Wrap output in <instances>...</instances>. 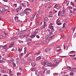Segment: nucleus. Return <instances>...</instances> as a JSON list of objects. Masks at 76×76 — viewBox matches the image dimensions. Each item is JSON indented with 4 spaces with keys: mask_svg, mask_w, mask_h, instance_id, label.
<instances>
[{
    "mask_svg": "<svg viewBox=\"0 0 76 76\" xmlns=\"http://www.w3.org/2000/svg\"><path fill=\"white\" fill-rule=\"evenodd\" d=\"M54 36V35H53L51 36H48L46 38H45V39L46 41L44 40L42 42V44H45V43H48L49 42L50 40Z\"/></svg>",
    "mask_w": 76,
    "mask_h": 76,
    "instance_id": "nucleus-1",
    "label": "nucleus"
},
{
    "mask_svg": "<svg viewBox=\"0 0 76 76\" xmlns=\"http://www.w3.org/2000/svg\"><path fill=\"white\" fill-rule=\"evenodd\" d=\"M8 57L10 58L9 60V63H12L13 62V59L12 58V56H8Z\"/></svg>",
    "mask_w": 76,
    "mask_h": 76,
    "instance_id": "nucleus-2",
    "label": "nucleus"
},
{
    "mask_svg": "<svg viewBox=\"0 0 76 76\" xmlns=\"http://www.w3.org/2000/svg\"><path fill=\"white\" fill-rule=\"evenodd\" d=\"M48 21V18H45L44 19V25L43 26V27L44 28L46 26H47V24H46V22H47Z\"/></svg>",
    "mask_w": 76,
    "mask_h": 76,
    "instance_id": "nucleus-3",
    "label": "nucleus"
},
{
    "mask_svg": "<svg viewBox=\"0 0 76 76\" xmlns=\"http://www.w3.org/2000/svg\"><path fill=\"white\" fill-rule=\"evenodd\" d=\"M28 10H31V9L30 8H27L24 11V13H26V14L28 15V14H29V11Z\"/></svg>",
    "mask_w": 76,
    "mask_h": 76,
    "instance_id": "nucleus-4",
    "label": "nucleus"
},
{
    "mask_svg": "<svg viewBox=\"0 0 76 76\" xmlns=\"http://www.w3.org/2000/svg\"><path fill=\"white\" fill-rule=\"evenodd\" d=\"M47 65L48 66H50V67H52V66H53V67H56L57 64H52L50 63H48L47 64Z\"/></svg>",
    "mask_w": 76,
    "mask_h": 76,
    "instance_id": "nucleus-5",
    "label": "nucleus"
},
{
    "mask_svg": "<svg viewBox=\"0 0 76 76\" xmlns=\"http://www.w3.org/2000/svg\"><path fill=\"white\" fill-rule=\"evenodd\" d=\"M52 25H53V24L50 23L49 25V26H50V29H51V31L53 32H54V31H55V30L54 29V27L53 26H50Z\"/></svg>",
    "mask_w": 76,
    "mask_h": 76,
    "instance_id": "nucleus-6",
    "label": "nucleus"
},
{
    "mask_svg": "<svg viewBox=\"0 0 76 76\" xmlns=\"http://www.w3.org/2000/svg\"><path fill=\"white\" fill-rule=\"evenodd\" d=\"M58 60L56 59V58H53L51 59V61L52 62H54L55 63H58Z\"/></svg>",
    "mask_w": 76,
    "mask_h": 76,
    "instance_id": "nucleus-7",
    "label": "nucleus"
},
{
    "mask_svg": "<svg viewBox=\"0 0 76 76\" xmlns=\"http://www.w3.org/2000/svg\"><path fill=\"white\" fill-rule=\"evenodd\" d=\"M20 61V63H22V64H24V63H25V60L23 59H21Z\"/></svg>",
    "mask_w": 76,
    "mask_h": 76,
    "instance_id": "nucleus-8",
    "label": "nucleus"
},
{
    "mask_svg": "<svg viewBox=\"0 0 76 76\" xmlns=\"http://www.w3.org/2000/svg\"><path fill=\"white\" fill-rule=\"evenodd\" d=\"M14 43L13 42L11 43L10 46H9V48H11V47H12L14 45Z\"/></svg>",
    "mask_w": 76,
    "mask_h": 76,
    "instance_id": "nucleus-9",
    "label": "nucleus"
},
{
    "mask_svg": "<svg viewBox=\"0 0 76 76\" xmlns=\"http://www.w3.org/2000/svg\"><path fill=\"white\" fill-rule=\"evenodd\" d=\"M71 72L74 71V72H76V68H73L71 70Z\"/></svg>",
    "mask_w": 76,
    "mask_h": 76,
    "instance_id": "nucleus-10",
    "label": "nucleus"
},
{
    "mask_svg": "<svg viewBox=\"0 0 76 76\" xmlns=\"http://www.w3.org/2000/svg\"><path fill=\"white\" fill-rule=\"evenodd\" d=\"M50 50H51L50 48H48L45 49V50L47 52V51H50Z\"/></svg>",
    "mask_w": 76,
    "mask_h": 76,
    "instance_id": "nucleus-11",
    "label": "nucleus"
},
{
    "mask_svg": "<svg viewBox=\"0 0 76 76\" xmlns=\"http://www.w3.org/2000/svg\"><path fill=\"white\" fill-rule=\"evenodd\" d=\"M41 56H39L36 59V60H37V61H38V60H39L41 59Z\"/></svg>",
    "mask_w": 76,
    "mask_h": 76,
    "instance_id": "nucleus-12",
    "label": "nucleus"
},
{
    "mask_svg": "<svg viewBox=\"0 0 76 76\" xmlns=\"http://www.w3.org/2000/svg\"><path fill=\"white\" fill-rule=\"evenodd\" d=\"M35 36H36V35L33 34V35H32L30 37L31 38H34L35 37Z\"/></svg>",
    "mask_w": 76,
    "mask_h": 76,
    "instance_id": "nucleus-13",
    "label": "nucleus"
},
{
    "mask_svg": "<svg viewBox=\"0 0 76 76\" xmlns=\"http://www.w3.org/2000/svg\"><path fill=\"white\" fill-rule=\"evenodd\" d=\"M2 48L4 50H5L6 49H7V45H4V46Z\"/></svg>",
    "mask_w": 76,
    "mask_h": 76,
    "instance_id": "nucleus-14",
    "label": "nucleus"
},
{
    "mask_svg": "<svg viewBox=\"0 0 76 76\" xmlns=\"http://www.w3.org/2000/svg\"><path fill=\"white\" fill-rule=\"evenodd\" d=\"M33 58H32V57H30L29 58H28V60L29 61H31V60H32Z\"/></svg>",
    "mask_w": 76,
    "mask_h": 76,
    "instance_id": "nucleus-15",
    "label": "nucleus"
},
{
    "mask_svg": "<svg viewBox=\"0 0 76 76\" xmlns=\"http://www.w3.org/2000/svg\"><path fill=\"white\" fill-rule=\"evenodd\" d=\"M35 74L37 76H39V72H38V71H37L35 72Z\"/></svg>",
    "mask_w": 76,
    "mask_h": 76,
    "instance_id": "nucleus-16",
    "label": "nucleus"
},
{
    "mask_svg": "<svg viewBox=\"0 0 76 76\" xmlns=\"http://www.w3.org/2000/svg\"><path fill=\"white\" fill-rule=\"evenodd\" d=\"M34 18H35V15H33L32 17L31 18V20H33L34 19Z\"/></svg>",
    "mask_w": 76,
    "mask_h": 76,
    "instance_id": "nucleus-17",
    "label": "nucleus"
},
{
    "mask_svg": "<svg viewBox=\"0 0 76 76\" xmlns=\"http://www.w3.org/2000/svg\"><path fill=\"white\" fill-rule=\"evenodd\" d=\"M40 52L39 51L37 53H34V55H39L40 54Z\"/></svg>",
    "mask_w": 76,
    "mask_h": 76,
    "instance_id": "nucleus-18",
    "label": "nucleus"
},
{
    "mask_svg": "<svg viewBox=\"0 0 76 76\" xmlns=\"http://www.w3.org/2000/svg\"><path fill=\"white\" fill-rule=\"evenodd\" d=\"M26 48L25 47L24 48V52L23 53V54H26Z\"/></svg>",
    "mask_w": 76,
    "mask_h": 76,
    "instance_id": "nucleus-19",
    "label": "nucleus"
},
{
    "mask_svg": "<svg viewBox=\"0 0 76 76\" xmlns=\"http://www.w3.org/2000/svg\"><path fill=\"white\" fill-rule=\"evenodd\" d=\"M17 22H18V23H21L22 22V21L20 20H17Z\"/></svg>",
    "mask_w": 76,
    "mask_h": 76,
    "instance_id": "nucleus-20",
    "label": "nucleus"
},
{
    "mask_svg": "<svg viewBox=\"0 0 76 76\" xmlns=\"http://www.w3.org/2000/svg\"><path fill=\"white\" fill-rule=\"evenodd\" d=\"M12 65L13 67H16V64L15 63V62H13L12 64Z\"/></svg>",
    "mask_w": 76,
    "mask_h": 76,
    "instance_id": "nucleus-21",
    "label": "nucleus"
},
{
    "mask_svg": "<svg viewBox=\"0 0 76 76\" xmlns=\"http://www.w3.org/2000/svg\"><path fill=\"white\" fill-rule=\"evenodd\" d=\"M18 42H19L20 44H23V42L20 40H18Z\"/></svg>",
    "mask_w": 76,
    "mask_h": 76,
    "instance_id": "nucleus-22",
    "label": "nucleus"
},
{
    "mask_svg": "<svg viewBox=\"0 0 76 76\" xmlns=\"http://www.w3.org/2000/svg\"><path fill=\"white\" fill-rule=\"evenodd\" d=\"M31 65L33 66H35V65H36V64H35V63H34L32 62V63H31Z\"/></svg>",
    "mask_w": 76,
    "mask_h": 76,
    "instance_id": "nucleus-23",
    "label": "nucleus"
},
{
    "mask_svg": "<svg viewBox=\"0 0 76 76\" xmlns=\"http://www.w3.org/2000/svg\"><path fill=\"white\" fill-rule=\"evenodd\" d=\"M65 12H66V10L64 8H63L62 11V13H65Z\"/></svg>",
    "mask_w": 76,
    "mask_h": 76,
    "instance_id": "nucleus-24",
    "label": "nucleus"
},
{
    "mask_svg": "<svg viewBox=\"0 0 76 76\" xmlns=\"http://www.w3.org/2000/svg\"><path fill=\"white\" fill-rule=\"evenodd\" d=\"M69 74L70 76H73L74 75V73L73 72H70Z\"/></svg>",
    "mask_w": 76,
    "mask_h": 76,
    "instance_id": "nucleus-25",
    "label": "nucleus"
},
{
    "mask_svg": "<svg viewBox=\"0 0 76 76\" xmlns=\"http://www.w3.org/2000/svg\"><path fill=\"white\" fill-rule=\"evenodd\" d=\"M67 69L69 70H71V69H72V68L70 66H68L67 67Z\"/></svg>",
    "mask_w": 76,
    "mask_h": 76,
    "instance_id": "nucleus-26",
    "label": "nucleus"
},
{
    "mask_svg": "<svg viewBox=\"0 0 76 76\" xmlns=\"http://www.w3.org/2000/svg\"><path fill=\"white\" fill-rule=\"evenodd\" d=\"M65 16H66V15L65 14V13H63V14L62 15V17H63L64 18Z\"/></svg>",
    "mask_w": 76,
    "mask_h": 76,
    "instance_id": "nucleus-27",
    "label": "nucleus"
},
{
    "mask_svg": "<svg viewBox=\"0 0 76 76\" xmlns=\"http://www.w3.org/2000/svg\"><path fill=\"white\" fill-rule=\"evenodd\" d=\"M15 20H16V19H18L17 20H18V19H19V17L18 16H16L15 17Z\"/></svg>",
    "mask_w": 76,
    "mask_h": 76,
    "instance_id": "nucleus-28",
    "label": "nucleus"
},
{
    "mask_svg": "<svg viewBox=\"0 0 76 76\" xmlns=\"http://www.w3.org/2000/svg\"><path fill=\"white\" fill-rule=\"evenodd\" d=\"M35 70V68H33L31 69V71L32 72H34Z\"/></svg>",
    "mask_w": 76,
    "mask_h": 76,
    "instance_id": "nucleus-29",
    "label": "nucleus"
},
{
    "mask_svg": "<svg viewBox=\"0 0 76 76\" xmlns=\"http://www.w3.org/2000/svg\"><path fill=\"white\" fill-rule=\"evenodd\" d=\"M56 24H57V25H61V23H59V22H58L56 23Z\"/></svg>",
    "mask_w": 76,
    "mask_h": 76,
    "instance_id": "nucleus-30",
    "label": "nucleus"
},
{
    "mask_svg": "<svg viewBox=\"0 0 76 76\" xmlns=\"http://www.w3.org/2000/svg\"><path fill=\"white\" fill-rule=\"evenodd\" d=\"M0 15H3V14H4V13L3 12V11L0 10Z\"/></svg>",
    "mask_w": 76,
    "mask_h": 76,
    "instance_id": "nucleus-31",
    "label": "nucleus"
},
{
    "mask_svg": "<svg viewBox=\"0 0 76 76\" xmlns=\"http://www.w3.org/2000/svg\"><path fill=\"white\" fill-rule=\"evenodd\" d=\"M58 6L57 4H56L54 6V8H56V7H58Z\"/></svg>",
    "mask_w": 76,
    "mask_h": 76,
    "instance_id": "nucleus-32",
    "label": "nucleus"
},
{
    "mask_svg": "<svg viewBox=\"0 0 76 76\" xmlns=\"http://www.w3.org/2000/svg\"><path fill=\"white\" fill-rule=\"evenodd\" d=\"M42 64L43 66H45V64H46V63H45L44 62H42Z\"/></svg>",
    "mask_w": 76,
    "mask_h": 76,
    "instance_id": "nucleus-33",
    "label": "nucleus"
},
{
    "mask_svg": "<svg viewBox=\"0 0 76 76\" xmlns=\"http://www.w3.org/2000/svg\"><path fill=\"white\" fill-rule=\"evenodd\" d=\"M40 22H39L38 23H37L36 24L37 25H39L40 24Z\"/></svg>",
    "mask_w": 76,
    "mask_h": 76,
    "instance_id": "nucleus-34",
    "label": "nucleus"
},
{
    "mask_svg": "<svg viewBox=\"0 0 76 76\" xmlns=\"http://www.w3.org/2000/svg\"><path fill=\"white\" fill-rule=\"evenodd\" d=\"M18 8V9H19L20 10H21V9H22V6H20Z\"/></svg>",
    "mask_w": 76,
    "mask_h": 76,
    "instance_id": "nucleus-35",
    "label": "nucleus"
},
{
    "mask_svg": "<svg viewBox=\"0 0 76 76\" xmlns=\"http://www.w3.org/2000/svg\"><path fill=\"white\" fill-rule=\"evenodd\" d=\"M38 33V31H35L34 33V35H37V34Z\"/></svg>",
    "mask_w": 76,
    "mask_h": 76,
    "instance_id": "nucleus-36",
    "label": "nucleus"
},
{
    "mask_svg": "<svg viewBox=\"0 0 76 76\" xmlns=\"http://www.w3.org/2000/svg\"><path fill=\"white\" fill-rule=\"evenodd\" d=\"M48 17H49V18L50 17L51 18H52V15H51V14H49L48 15Z\"/></svg>",
    "mask_w": 76,
    "mask_h": 76,
    "instance_id": "nucleus-37",
    "label": "nucleus"
},
{
    "mask_svg": "<svg viewBox=\"0 0 76 76\" xmlns=\"http://www.w3.org/2000/svg\"><path fill=\"white\" fill-rule=\"evenodd\" d=\"M5 9V10H8L9 9V7L7 6H6Z\"/></svg>",
    "mask_w": 76,
    "mask_h": 76,
    "instance_id": "nucleus-38",
    "label": "nucleus"
},
{
    "mask_svg": "<svg viewBox=\"0 0 76 76\" xmlns=\"http://www.w3.org/2000/svg\"><path fill=\"white\" fill-rule=\"evenodd\" d=\"M44 63H45L46 64L47 63H48V61L47 60H44L43 61Z\"/></svg>",
    "mask_w": 76,
    "mask_h": 76,
    "instance_id": "nucleus-39",
    "label": "nucleus"
},
{
    "mask_svg": "<svg viewBox=\"0 0 76 76\" xmlns=\"http://www.w3.org/2000/svg\"><path fill=\"white\" fill-rule=\"evenodd\" d=\"M71 4H72V5L73 6H75V4H73V2H71Z\"/></svg>",
    "mask_w": 76,
    "mask_h": 76,
    "instance_id": "nucleus-40",
    "label": "nucleus"
},
{
    "mask_svg": "<svg viewBox=\"0 0 76 76\" xmlns=\"http://www.w3.org/2000/svg\"><path fill=\"white\" fill-rule=\"evenodd\" d=\"M58 31L59 32H62V29H59L58 30Z\"/></svg>",
    "mask_w": 76,
    "mask_h": 76,
    "instance_id": "nucleus-41",
    "label": "nucleus"
},
{
    "mask_svg": "<svg viewBox=\"0 0 76 76\" xmlns=\"http://www.w3.org/2000/svg\"><path fill=\"white\" fill-rule=\"evenodd\" d=\"M19 10H20L18 8H17L16 9V12H18L19 11Z\"/></svg>",
    "mask_w": 76,
    "mask_h": 76,
    "instance_id": "nucleus-42",
    "label": "nucleus"
},
{
    "mask_svg": "<svg viewBox=\"0 0 76 76\" xmlns=\"http://www.w3.org/2000/svg\"><path fill=\"white\" fill-rule=\"evenodd\" d=\"M47 73L48 74H50V70L47 71Z\"/></svg>",
    "mask_w": 76,
    "mask_h": 76,
    "instance_id": "nucleus-43",
    "label": "nucleus"
},
{
    "mask_svg": "<svg viewBox=\"0 0 76 76\" xmlns=\"http://www.w3.org/2000/svg\"><path fill=\"white\" fill-rule=\"evenodd\" d=\"M17 74L18 76H19V75H21V73L20 72H18Z\"/></svg>",
    "mask_w": 76,
    "mask_h": 76,
    "instance_id": "nucleus-44",
    "label": "nucleus"
},
{
    "mask_svg": "<svg viewBox=\"0 0 76 76\" xmlns=\"http://www.w3.org/2000/svg\"><path fill=\"white\" fill-rule=\"evenodd\" d=\"M68 8L69 9H73V8L71 7H68Z\"/></svg>",
    "mask_w": 76,
    "mask_h": 76,
    "instance_id": "nucleus-45",
    "label": "nucleus"
},
{
    "mask_svg": "<svg viewBox=\"0 0 76 76\" xmlns=\"http://www.w3.org/2000/svg\"><path fill=\"white\" fill-rule=\"evenodd\" d=\"M18 51L19 52L21 51H22V49H20L19 48H18Z\"/></svg>",
    "mask_w": 76,
    "mask_h": 76,
    "instance_id": "nucleus-46",
    "label": "nucleus"
},
{
    "mask_svg": "<svg viewBox=\"0 0 76 76\" xmlns=\"http://www.w3.org/2000/svg\"><path fill=\"white\" fill-rule=\"evenodd\" d=\"M27 40L28 41H32V39L31 38H27Z\"/></svg>",
    "mask_w": 76,
    "mask_h": 76,
    "instance_id": "nucleus-47",
    "label": "nucleus"
},
{
    "mask_svg": "<svg viewBox=\"0 0 76 76\" xmlns=\"http://www.w3.org/2000/svg\"><path fill=\"white\" fill-rule=\"evenodd\" d=\"M20 38H21V39H22L23 38V36H21V35H20Z\"/></svg>",
    "mask_w": 76,
    "mask_h": 76,
    "instance_id": "nucleus-48",
    "label": "nucleus"
},
{
    "mask_svg": "<svg viewBox=\"0 0 76 76\" xmlns=\"http://www.w3.org/2000/svg\"><path fill=\"white\" fill-rule=\"evenodd\" d=\"M4 63V61H2V60H0V63Z\"/></svg>",
    "mask_w": 76,
    "mask_h": 76,
    "instance_id": "nucleus-49",
    "label": "nucleus"
},
{
    "mask_svg": "<svg viewBox=\"0 0 76 76\" xmlns=\"http://www.w3.org/2000/svg\"><path fill=\"white\" fill-rule=\"evenodd\" d=\"M53 13H55L57 12V11H56V10H53Z\"/></svg>",
    "mask_w": 76,
    "mask_h": 76,
    "instance_id": "nucleus-50",
    "label": "nucleus"
},
{
    "mask_svg": "<svg viewBox=\"0 0 76 76\" xmlns=\"http://www.w3.org/2000/svg\"><path fill=\"white\" fill-rule=\"evenodd\" d=\"M16 63H17V65H19V61H17L16 62Z\"/></svg>",
    "mask_w": 76,
    "mask_h": 76,
    "instance_id": "nucleus-51",
    "label": "nucleus"
},
{
    "mask_svg": "<svg viewBox=\"0 0 76 76\" xmlns=\"http://www.w3.org/2000/svg\"><path fill=\"white\" fill-rule=\"evenodd\" d=\"M30 54V53H28L26 55V57H27L29 56V55Z\"/></svg>",
    "mask_w": 76,
    "mask_h": 76,
    "instance_id": "nucleus-52",
    "label": "nucleus"
},
{
    "mask_svg": "<svg viewBox=\"0 0 76 76\" xmlns=\"http://www.w3.org/2000/svg\"><path fill=\"white\" fill-rule=\"evenodd\" d=\"M53 75L54 76H55L56 75H57V73H54Z\"/></svg>",
    "mask_w": 76,
    "mask_h": 76,
    "instance_id": "nucleus-53",
    "label": "nucleus"
},
{
    "mask_svg": "<svg viewBox=\"0 0 76 76\" xmlns=\"http://www.w3.org/2000/svg\"><path fill=\"white\" fill-rule=\"evenodd\" d=\"M70 53H75V51H72L70 52Z\"/></svg>",
    "mask_w": 76,
    "mask_h": 76,
    "instance_id": "nucleus-54",
    "label": "nucleus"
},
{
    "mask_svg": "<svg viewBox=\"0 0 76 76\" xmlns=\"http://www.w3.org/2000/svg\"><path fill=\"white\" fill-rule=\"evenodd\" d=\"M61 49H59L57 50V52H59V51H61Z\"/></svg>",
    "mask_w": 76,
    "mask_h": 76,
    "instance_id": "nucleus-55",
    "label": "nucleus"
},
{
    "mask_svg": "<svg viewBox=\"0 0 76 76\" xmlns=\"http://www.w3.org/2000/svg\"><path fill=\"white\" fill-rule=\"evenodd\" d=\"M14 6H15V7H17V4H14Z\"/></svg>",
    "mask_w": 76,
    "mask_h": 76,
    "instance_id": "nucleus-56",
    "label": "nucleus"
},
{
    "mask_svg": "<svg viewBox=\"0 0 76 76\" xmlns=\"http://www.w3.org/2000/svg\"><path fill=\"white\" fill-rule=\"evenodd\" d=\"M20 15L21 16H23V13H20Z\"/></svg>",
    "mask_w": 76,
    "mask_h": 76,
    "instance_id": "nucleus-57",
    "label": "nucleus"
},
{
    "mask_svg": "<svg viewBox=\"0 0 76 76\" xmlns=\"http://www.w3.org/2000/svg\"><path fill=\"white\" fill-rule=\"evenodd\" d=\"M22 36L23 38H24L25 37V34H23Z\"/></svg>",
    "mask_w": 76,
    "mask_h": 76,
    "instance_id": "nucleus-58",
    "label": "nucleus"
},
{
    "mask_svg": "<svg viewBox=\"0 0 76 76\" xmlns=\"http://www.w3.org/2000/svg\"><path fill=\"white\" fill-rule=\"evenodd\" d=\"M76 33H75L74 35V38H75L76 37Z\"/></svg>",
    "mask_w": 76,
    "mask_h": 76,
    "instance_id": "nucleus-59",
    "label": "nucleus"
},
{
    "mask_svg": "<svg viewBox=\"0 0 76 76\" xmlns=\"http://www.w3.org/2000/svg\"><path fill=\"white\" fill-rule=\"evenodd\" d=\"M49 34L50 35L53 34V32H50Z\"/></svg>",
    "mask_w": 76,
    "mask_h": 76,
    "instance_id": "nucleus-60",
    "label": "nucleus"
},
{
    "mask_svg": "<svg viewBox=\"0 0 76 76\" xmlns=\"http://www.w3.org/2000/svg\"><path fill=\"white\" fill-rule=\"evenodd\" d=\"M36 37L37 38H39V36L38 35H36Z\"/></svg>",
    "mask_w": 76,
    "mask_h": 76,
    "instance_id": "nucleus-61",
    "label": "nucleus"
},
{
    "mask_svg": "<svg viewBox=\"0 0 76 76\" xmlns=\"http://www.w3.org/2000/svg\"><path fill=\"white\" fill-rule=\"evenodd\" d=\"M72 30L73 31V32H74L75 31V27H73V28L72 29Z\"/></svg>",
    "mask_w": 76,
    "mask_h": 76,
    "instance_id": "nucleus-62",
    "label": "nucleus"
},
{
    "mask_svg": "<svg viewBox=\"0 0 76 76\" xmlns=\"http://www.w3.org/2000/svg\"><path fill=\"white\" fill-rule=\"evenodd\" d=\"M23 53H22L20 55V56H23Z\"/></svg>",
    "mask_w": 76,
    "mask_h": 76,
    "instance_id": "nucleus-63",
    "label": "nucleus"
},
{
    "mask_svg": "<svg viewBox=\"0 0 76 76\" xmlns=\"http://www.w3.org/2000/svg\"><path fill=\"white\" fill-rule=\"evenodd\" d=\"M50 0H45V2H48V1H49Z\"/></svg>",
    "mask_w": 76,
    "mask_h": 76,
    "instance_id": "nucleus-64",
    "label": "nucleus"
}]
</instances>
